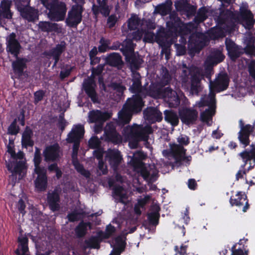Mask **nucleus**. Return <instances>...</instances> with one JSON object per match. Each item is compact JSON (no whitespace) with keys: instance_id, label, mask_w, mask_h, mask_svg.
<instances>
[{"instance_id":"obj_1","label":"nucleus","mask_w":255,"mask_h":255,"mask_svg":"<svg viewBox=\"0 0 255 255\" xmlns=\"http://www.w3.org/2000/svg\"><path fill=\"white\" fill-rule=\"evenodd\" d=\"M224 57L220 50H213L205 62V71L204 72L197 67L188 68L185 64H183L180 73V79L182 85L185 87H188L189 76H190L191 92L192 94H198L200 89V81L205 76L210 80V89L218 92L226 90L228 87L229 82V78L226 73H219L214 81L211 80L213 66L223 61Z\"/></svg>"},{"instance_id":"obj_2","label":"nucleus","mask_w":255,"mask_h":255,"mask_svg":"<svg viewBox=\"0 0 255 255\" xmlns=\"http://www.w3.org/2000/svg\"><path fill=\"white\" fill-rule=\"evenodd\" d=\"M219 11V15L217 17L218 27L211 32L214 38L225 36L226 33H230L234 29L237 23H241L246 29H250L255 22L254 14L249 9L247 2L241 4L239 12L223 8H220Z\"/></svg>"},{"instance_id":"obj_3","label":"nucleus","mask_w":255,"mask_h":255,"mask_svg":"<svg viewBox=\"0 0 255 255\" xmlns=\"http://www.w3.org/2000/svg\"><path fill=\"white\" fill-rule=\"evenodd\" d=\"M7 152L10 156L8 161L5 160L6 167L11 173L9 177V182L14 185L16 182L21 179L25 174L24 154L20 151L16 154L10 146H7Z\"/></svg>"},{"instance_id":"obj_4","label":"nucleus","mask_w":255,"mask_h":255,"mask_svg":"<svg viewBox=\"0 0 255 255\" xmlns=\"http://www.w3.org/2000/svg\"><path fill=\"white\" fill-rule=\"evenodd\" d=\"M150 131L151 129L148 126L133 124L132 126L125 127L122 133L125 138L129 141L130 148H136L139 141H144L145 146L149 148V145L147 140Z\"/></svg>"},{"instance_id":"obj_5","label":"nucleus","mask_w":255,"mask_h":255,"mask_svg":"<svg viewBox=\"0 0 255 255\" xmlns=\"http://www.w3.org/2000/svg\"><path fill=\"white\" fill-rule=\"evenodd\" d=\"M84 133V128L82 125H78L75 126L72 128L71 131L68 134L66 140L68 142L74 143L72 154V161L74 166L78 172L80 173L85 177L88 178L90 177V172L85 170L77 160L79 141L80 139L83 137Z\"/></svg>"},{"instance_id":"obj_6","label":"nucleus","mask_w":255,"mask_h":255,"mask_svg":"<svg viewBox=\"0 0 255 255\" xmlns=\"http://www.w3.org/2000/svg\"><path fill=\"white\" fill-rule=\"evenodd\" d=\"M143 106L141 98L138 95H133L127 100L122 110L119 112L117 124L122 126L129 123L132 114L140 112Z\"/></svg>"},{"instance_id":"obj_7","label":"nucleus","mask_w":255,"mask_h":255,"mask_svg":"<svg viewBox=\"0 0 255 255\" xmlns=\"http://www.w3.org/2000/svg\"><path fill=\"white\" fill-rule=\"evenodd\" d=\"M215 91L210 89L208 95L202 97L200 101L197 104L199 107L208 106L209 108L205 111L201 112L200 116V120L205 123L208 126L212 124V117L215 114Z\"/></svg>"},{"instance_id":"obj_8","label":"nucleus","mask_w":255,"mask_h":255,"mask_svg":"<svg viewBox=\"0 0 255 255\" xmlns=\"http://www.w3.org/2000/svg\"><path fill=\"white\" fill-rule=\"evenodd\" d=\"M58 0H41L43 5L49 9L48 17L52 20H63L65 16L67 8L65 3L57 2Z\"/></svg>"},{"instance_id":"obj_9","label":"nucleus","mask_w":255,"mask_h":255,"mask_svg":"<svg viewBox=\"0 0 255 255\" xmlns=\"http://www.w3.org/2000/svg\"><path fill=\"white\" fill-rule=\"evenodd\" d=\"M149 95L155 98L162 97L164 101L167 102L169 107H176L179 105V99L177 96L175 91L172 90L170 88L167 87L161 91L160 89L150 87L149 91Z\"/></svg>"},{"instance_id":"obj_10","label":"nucleus","mask_w":255,"mask_h":255,"mask_svg":"<svg viewBox=\"0 0 255 255\" xmlns=\"http://www.w3.org/2000/svg\"><path fill=\"white\" fill-rule=\"evenodd\" d=\"M177 141L179 144H173L171 146V150L177 160L183 161L185 159L186 151L183 146L189 143L190 138L186 135L181 134L177 138Z\"/></svg>"},{"instance_id":"obj_11","label":"nucleus","mask_w":255,"mask_h":255,"mask_svg":"<svg viewBox=\"0 0 255 255\" xmlns=\"http://www.w3.org/2000/svg\"><path fill=\"white\" fill-rule=\"evenodd\" d=\"M139 167L136 169L139 172L144 180L149 182L155 181L157 178L158 171L154 164L142 166L141 163L137 164Z\"/></svg>"},{"instance_id":"obj_12","label":"nucleus","mask_w":255,"mask_h":255,"mask_svg":"<svg viewBox=\"0 0 255 255\" xmlns=\"http://www.w3.org/2000/svg\"><path fill=\"white\" fill-rule=\"evenodd\" d=\"M83 7L73 6L68 12V17L66 20L67 24L70 27H76L82 20Z\"/></svg>"},{"instance_id":"obj_13","label":"nucleus","mask_w":255,"mask_h":255,"mask_svg":"<svg viewBox=\"0 0 255 255\" xmlns=\"http://www.w3.org/2000/svg\"><path fill=\"white\" fill-rule=\"evenodd\" d=\"M102 139L116 143L121 141V136L117 132L114 123L111 122L107 124L104 128V134Z\"/></svg>"},{"instance_id":"obj_14","label":"nucleus","mask_w":255,"mask_h":255,"mask_svg":"<svg viewBox=\"0 0 255 255\" xmlns=\"http://www.w3.org/2000/svg\"><path fill=\"white\" fill-rule=\"evenodd\" d=\"M241 130L239 132L238 138L240 141L246 147L250 143L249 135L251 133H255V128L250 125L244 126L242 120L239 121Z\"/></svg>"},{"instance_id":"obj_15","label":"nucleus","mask_w":255,"mask_h":255,"mask_svg":"<svg viewBox=\"0 0 255 255\" xmlns=\"http://www.w3.org/2000/svg\"><path fill=\"white\" fill-rule=\"evenodd\" d=\"M181 121L186 125L193 124L198 118V112L193 109L185 108L179 111Z\"/></svg>"},{"instance_id":"obj_16","label":"nucleus","mask_w":255,"mask_h":255,"mask_svg":"<svg viewBox=\"0 0 255 255\" xmlns=\"http://www.w3.org/2000/svg\"><path fill=\"white\" fill-rule=\"evenodd\" d=\"M35 172L37 177L35 181V188L38 191H44L47 187L46 171L43 167L35 168Z\"/></svg>"},{"instance_id":"obj_17","label":"nucleus","mask_w":255,"mask_h":255,"mask_svg":"<svg viewBox=\"0 0 255 255\" xmlns=\"http://www.w3.org/2000/svg\"><path fill=\"white\" fill-rule=\"evenodd\" d=\"M60 147L58 144L55 143L46 147L43 151V155L46 161H54L58 159L60 156Z\"/></svg>"},{"instance_id":"obj_18","label":"nucleus","mask_w":255,"mask_h":255,"mask_svg":"<svg viewBox=\"0 0 255 255\" xmlns=\"http://www.w3.org/2000/svg\"><path fill=\"white\" fill-rule=\"evenodd\" d=\"M19 9H17L20 14V15L25 19L29 22H33L38 19V11L35 8L27 6L20 7L19 6Z\"/></svg>"},{"instance_id":"obj_19","label":"nucleus","mask_w":255,"mask_h":255,"mask_svg":"<svg viewBox=\"0 0 255 255\" xmlns=\"http://www.w3.org/2000/svg\"><path fill=\"white\" fill-rule=\"evenodd\" d=\"M111 117L108 112H102L99 110H93L88 114L89 121L90 123H104Z\"/></svg>"},{"instance_id":"obj_20","label":"nucleus","mask_w":255,"mask_h":255,"mask_svg":"<svg viewBox=\"0 0 255 255\" xmlns=\"http://www.w3.org/2000/svg\"><path fill=\"white\" fill-rule=\"evenodd\" d=\"M7 50L15 57H17L20 49V45L16 39V35L14 33L10 34L7 38Z\"/></svg>"},{"instance_id":"obj_21","label":"nucleus","mask_w":255,"mask_h":255,"mask_svg":"<svg viewBox=\"0 0 255 255\" xmlns=\"http://www.w3.org/2000/svg\"><path fill=\"white\" fill-rule=\"evenodd\" d=\"M143 26L144 41L148 42H152L155 36L154 34L150 30L155 28V24L151 20L148 19L147 21L142 22Z\"/></svg>"},{"instance_id":"obj_22","label":"nucleus","mask_w":255,"mask_h":255,"mask_svg":"<svg viewBox=\"0 0 255 255\" xmlns=\"http://www.w3.org/2000/svg\"><path fill=\"white\" fill-rule=\"evenodd\" d=\"M106 158L111 167L116 171L122 160V157L120 152L118 150L115 149L109 150L107 152Z\"/></svg>"},{"instance_id":"obj_23","label":"nucleus","mask_w":255,"mask_h":255,"mask_svg":"<svg viewBox=\"0 0 255 255\" xmlns=\"http://www.w3.org/2000/svg\"><path fill=\"white\" fill-rule=\"evenodd\" d=\"M97 4L94 3L93 5L92 10L94 13L97 15L101 13L105 16L109 15L111 8L107 3V0H95Z\"/></svg>"},{"instance_id":"obj_24","label":"nucleus","mask_w":255,"mask_h":255,"mask_svg":"<svg viewBox=\"0 0 255 255\" xmlns=\"http://www.w3.org/2000/svg\"><path fill=\"white\" fill-rule=\"evenodd\" d=\"M144 118L149 122H160L162 119V113L157 109L149 108L143 112Z\"/></svg>"},{"instance_id":"obj_25","label":"nucleus","mask_w":255,"mask_h":255,"mask_svg":"<svg viewBox=\"0 0 255 255\" xmlns=\"http://www.w3.org/2000/svg\"><path fill=\"white\" fill-rule=\"evenodd\" d=\"M230 203L232 206H236L240 207L243 206L244 204L245 205L244 206L243 211L245 212L249 208V205L247 201V197L244 194L241 192L238 193L235 196H233L230 199Z\"/></svg>"},{"instance_id":"obj_26","label":"nucleus","mask_w":255,"mask_h":255,"mask_svg":"<svg viewBox=\"0 0 255 255\" xmlns=\"http://www.w3.org/2000/svg\"><path fill=\"white\" fill-rule=\"evenodd\" d=\"M47 201L50 208L53 211H57L60 208V198L58 190L55 189L51 193H48Z\"/></svg>"},{"instance_id":"obj_27","label":"nucleus","mask_w":255,"mask_h":255,"mask_svg":"<svg viewBox=\"0 0 255 255\" xmlns=\"http://www.w3.org/2000/svg\"><path fill=\"white\" fill-rule=\"evenodd\" d=\"M38 28L43 32H60L61 31V28L58 24L49 21H40L38 24Z\"/></svg>"},{"instance_id":"obj_28","label":"nucleus","mask_w":255,"mask_h":255,"mask_svg":"<svg viewBox=\"0 0 255 255\" xmlns=\"http://www.w3.org/2000/svg\"><path fill=\"white\" fill-rule=\"evenodd\" d=\"M65 43L64 42H61L49 51L48 55L52 57L55 60L53 66L56 65L59 60V57L62 53L65 50Z\"/></svg>"},{"instance_id":"obj_29","label":"nucleus","mask_w":255,"mask_h":255,"mask_svg":"<svg viewBox=\"0 0 255 255\" xmlns=\"http://www.w3.org/2000/svg\"><path fill=\"white\" fill-rule=\"evenodd\" d=\"M246 46L245 52L247 54L255 56V37L252 34H249L244 41Z\"/></svg>"},{"instance_id":"obj_30","label":"nucleus","mask_w":255,"mask_h":255,"mask_svg":"<svg viewBox=\"0 0 255 255\" xmlns=\"http://www.w3.org/2000/svg\"><path fill=\"white\" fill-rule=\"evenodd\" d=\"M16 58V60L12 63V67L15 73L21 75L24 69L26 68L27 60L25 58H19L18 56Z\"/></svg>"},{"instance_id":"obj_31","label":"nucleus","mask_w":255,"mask_h":255,"mask_svg":"<svg viewBox=\"0 0 255 255\" xmlns=\"http://www.w3.org/2000/svg\"><path fill=\"white\" fill-rule=\"evenodd\" d=\"M252 149L250 150H245L241 152L239 155L243 160L244 164L242 166L243 168L245 167L248 161H251L252 159L255 162V143L251 145Z\"/></svg>"},{"instance_id":"obj_32","label":"nucleus","mask_w":255,"mask_h":255,"mask_svg":"<svg viewBox=\"0 0 255 255\" xmlns=\"http://www.w3.org/2000/svg\"><path fill=\"white\" fill-rule=\"evenodd\" d=\"M102 59L106 64L111 66H117L121 64L122 58L119 54L113 53L108 56H103Z\"/></svg>"},{"instance_id":"obj_33","label":"nucleus","mask_w":255,"mask_h":255,"mask_svg":"<svg viewBox=\"0 0 255 255\" xmlns=\"http://www.w3.org/2000/svg\"><path fill=\"white\" fill-rule=\"evenodd\" d=\"M172 2L171 0H167L165 2L156 6L155 11L162 16L169 13L171 10Z\"/></svg>"},{"instance_id":"obj_34","label":"nucleus","mask_w":255,"mask_h":255,"mask_svg":"<svg viewBox=\"0 0 255 255\" xmlns=\"http://www.w3.org/2000/svg\"><path fill=\"white\" fill-rule=\"evenodd\" d=\"M19 245L16 251L17 255H29L28 254V249L27 246L28 239L25 237L18 238Z\"/></svg>"},{"instance_id":"obj_35","label":"nucleus","mask_w":255,"mask_h":255,"mask_svg":"<svg viewBox=\"0 0 255 255\" xmlns=\"http://www.w3.org/2000/svg\"><path fill=\"white\" fill-rule=\"evenodd\" d=\"M92 80H91V81L85 83L84 87L86 93L91 99L92 101L95 103L97 101L98 98L95 90V84L93 83Z\"/></svg>"},{"instance_id":"obj_36","label":"nucleus","mask_w":255,"mask_h":255,"mask_svg":"<svg viewBox=\"0 0 255 255\" xmlns=\"http://www.w3.org/2000/svg\"><path fill=\"white\" fill-rule=\"evenodd\" d=\"M122 46V48H119L126 58H128V55L133 54L134 45L131 39H126L124 41ZM119 47H120V46H119Z\"/></svg>"},{"instance_id":"obj_37","label":"nucleus","mask_w":255,"mask_h":255,"mask_svg":"<svg viewBox=\"0 0 255 255\" xmlns=\"http://www.w3.org/2000/svg\"><path fill=\"white\" fill-rule=\"evenodd\" d=\"M147 157V155L141 151H137L132 154L131 157V161L132 165L135 169H137L139 167L137 164L141 163L142 166L144 164L142 161L145 159Z\"/></svg>"},{"instance_id":"obj_38","label":"nucleus","mask_w":255,"mask_h":255,"mask_svg":"<svg viewBox=\"0 0 255 255\" xmlns=\"http://www.w3.org/2000/svg\"><path fill=\"white\" fill-rule=\"evenodd\" d=\"M115 198L119 202L126 204L128 202V195L126 191L121 186H116L114 188Z\"/></svg>"},{"instance_id":"obj_39","label":"nucleus","mask_w":255,"mask_h":255,"mask_svg":"<svg viewBox=\"0 0 255 255\" xmlns=\"http://www.w3.org/2000/svg\"><path fill=\"white\" fill-rule=\"evenodd\" d=\"M165 120L172 126H176L178 124L179 118L177 114L171 110L164 111Z\"/></svg>"},{"instance_id":"obj_40","label":"nucleus","mask_w":255,"mask_h":255,"mask_svg":"<svg viewBox=\"0 0 255 255\" xmlns=\"http://www.w3.org/2000/svg\"><path fill=\"white\" fill-rule=\"evenodd\" d=\"M132 77L133 83L130 89H131L133 93H138L140 92L141 89V77L139 74L136 71L132 72Z\"/></svg>"},{"instance_id":"obj_41","label":"nucleus","mask_w":255,"mask_h":255,"mask_svg":"<svg viewBox=\"0 0 255 255\" xmlns=\"http://www.w3.org/2000/svg\"><path fill=\"white\" fill-rule=\"evenodd\" d=\"M159 210L158 206L153 205L152 207V211L148 214V219L150 223L153 225H157L158 224Z\"/></svg>"},{"instance_id":"obj_42","label":"nucleus","mask_w":255,"mask_h":255,"mask_svg":"<svg viewBox=\"0 0 255 255\" xmlns=\"http://www.w3.org/2000/svg\"><path fill=\"white\" fill-rule=\"evenodd\" d=\"M32 132L31 129L26 128L24 131L22 136V145L23 146L26 147L27 146H32L33 141L31 139Z\"/></svg>"},{"instance_id":"obj_43","label":"nucleus","mask_w":255,"mask_h":255,"mask_svg":"<svg viewBox=\"0 0 255 255\" xmlns=\"http://www.w3.org/2000/svg\"><path fill=\"white\" fill-rule=\"evenodd\" d=\"M88 228L89 229L91 228L90 223L81 222L75 229V234L77 237L78 238L84 237L87 233Z\"/></svg>"},{"instance_id":"obj_44","label":"nucleus","mask_w":255,"mask_h":255,"mask_svg":"<svg viewBox=\"0 0 255 255\" xmlns=\"http://www.w3.org/2000/svg\"><path fill=\"white\" fill-rule=\"evenodd\" d=\"M147 20H141L137 15L134 14H132L131 17L128 19V28L130 30L136 29L140 24L142 27V22Z\"/></svg>"},{"instance_id":"obj_45","label":"nucleus","mask_w":255,"mask_h":255,"mask_svg":"<svg viewBox=\"0 0 255 255\" xmlns=\"http://www.w3.org/2000/svg\"><path fill=\"white\" fill-rule=\"evenodd\" d=\"M226 48L229 54L232 58H236L239 56L237 52V46L235 43L231 39L227 38L226 40Z\"/></svg>"},{"instance_id":"obj_46","label":"nucleus","mask_w":255,"mask_h":255,"mask_svg":"<svg viewBox=\"0 0 255 255\" xmlns=\"http://www.w3.org/2000/svg\"><path fill=\"white\" fill-rule=\"evenodd\" d=\"M204 35L202 33H197L192 34L189 39L191 44H193L195 47L203 45V39Z\"/></svg>"},{"instance_id":"obj_47","label":"nucleus","mask_w":255,"mask_h":255,"mask_svg":"<svg viewBox=\"0 0 255 255\" xmlns=\"http://www.w3.org/2000/svg\"><path fill=\"white\" fill-rule=\"evenodd\" d=\"M149 196H146L138 200L137 203L134 206V212L137 215H140L141 213L140 209H143L144 206L149 201Z\"/></svg>"},{"instance_id":"obj_48","label":"nucleus","mask_w":255,"mask_h":255,"mask_svg":"<svg viewBox=\"0 0 255 255\" xmlns=\"http://www.w3.org/2000/svg\"><path fill=\"white\" fill-rule=\"evenodd\" d=\"M128 58V60L130 63L131 66L133 67L135 69L138 68L139 65L142 62V59L139 57H136L133 54L128 55V57L127 58V59Z\"/></svg>"},{"instance_id":"obj_49","label":"nucleus","mask_w":255,"mask_h":255,"mask_svg":"<svg viewBox=\"0 0 255 255\" xmlns=\"http://www.w3.org/2000/svg\"><path fill=\"white\" fill-rule=\"evenodd\" d=\"M85 243L87 248L94 249H99L100 248V242L97 237H92L89 239L85 240Z\"/></svg>"},{"instance_id":"obj_50","label":"nucleus","mask_w":255,"mask_h":255,"mask_svg":"<svg viewBox=\"0 0 255 255\" xmlns=\"http://www.w3.org/2000/svg\"><path fill=\"white\" fill-rule=\"evenodd\" d=\"M207 17V11L204 8L199 9L197 16L195 17V21L198 23L203 22Z\"/></svg>"},{"instance_id":"obj_51","label":"nucleus","mask_w":255,"mask_h":255,"mask_svg":"<svg viewBox=\"0 0 255 255\" xmlns=\"http://www.w3.org/2000/svg\"><path fill=\"white\" fill-rule=\"evenodd\" d=\"M119 18V16H117L116 14H111L107 19V24L109 28H112L115 26Z\"/></svg>"},{"instance_id":"obj_52","label":"nucleus","mask_w":255,"mask_h":255,"mask_svg":"<svg viewBox=\"0 0 255 255\" xmlns=\"http://www.w3.org/2000/svg\"><path fill=\"white\" fill-rule=\"evenodd\" d=\"M101 141L96 136L92 137L89 140V146L91 148H98L100 145Z\"/></svg>"},{"instance_id":"obj_53","label":"nucleus","mask_w":255,"mask_h":255,"mask_svg":"<svg viewBox=\"0 0 255 255\" xmlns=\"http://www.w3.org/2000/svg\"><path fill=\"white\" fill-rule=\"evenodd\" d=\"M100 43L101 45L98 47L99 50L101 52H104L107 50L109 45L110 44V41L109 40L102 38L100 39Z\"/></svg>"},{"instance_id":"obj_54","label":"nucleus","mask_w":255,"mask_h":255,"mask_svg":"<svg viewBox=\"0 0 255 255\" xmlns=\"http://www.w3.org/2000/svg\"><path fill=\"white\" fill-rule=\"evenodd\" d=\"M105 64L106 63H104L103 64H100L96 68H92L91 77H94L96 75H99L101 74L103 71Z\"/></svg>"},{"instance_id":"obj_55","label":"nucleus","mask_w":255,"mask_h":255,"mask_svg":"<svg viewBox=\"0 0 255 255\" xmlns=\"http://www.w3.org/2000/svg\"><path fill=\"white\" fill-rule=\"evenodd\" d=\"M68 220L70 222H74L80 219L81 215L77 212H72L67 216Z\"/></svg>"},{"instance_id":"obj_56","label":"nucleus","mask_w":255,"mask_h":255,"mask_svg":"<svg viewBox=\"0 0 255 255\" xmlns=\"http://www.w3.org/2000/svg\"><path fill=\"white\" fill-rule=\"evenodd\" d=\"M163 72H164V74L163 75L161 83L163 85H166L170 82L171 80V76L166 70H165V71L163 70Z\"/></svg>"},{"instance_id":"obj_57","label":"nucleus","mask_w":255,"mask_h":255,"mask_svg":"<svg viewBox=\"0 0 255 255\" xmlns=\"http://www.w3.org/2000/svg\"><path fill=\"white\" fill-rule=\"evenodd\" d=\"M34 162L35 164V168L37 167H40L39 166V164L41 161V156L40 152L36 150L34 153Z\"/></svg>"},{"instance_id":"obj_58","label":"nucleus","mask_w":255,"mask_h":255,"mask_svg":"<svg viewBox=\"0 0 255 255\" xmlns=\"http://www.w3.org/2000/svg\"><path fill=\"white\" fill-rule=\"evenodd\" d=\"M44 95V92L41 90L38 91L34 93V103H37L41 101Z\"/></svg>"},{"instance_id":"obj_59","label":"nucleus","mask_w":255,"mask_h":255,"mask_svg":"<svg viewBox=\"0 0 255 255\" xmlns=\"http://www.w3.org/2000/svg\"><path fill=\"white\" fill-rule=\"evenodd\" d=\"M14 1L17 9L19 8V6L20 7L27 6L29 3V0H14Z\"/></svg>"},{"instance_id":"obj_60","label":"nucleus","mask_w":255,"mask_h":255,"mask_svg":"<svg viewBox=\"0 0 255 255\" xmlns=\"http://www.w3.org/2000/svg\"><path fill=\"white\" fill-rule=\"evenodd\" d=\"M143 35V26L142 25L141 30H138L133 34V39L135 40H140Z\"/></svg>"},{"instance_id":"obj_61","label":"nucleus","mask_w":255,"mask_h":255,"mask_svg":"<svg viewBox=\"0 0 255 255\" xmlns=\"http://www.w3.org/2000/svg\"><path fill=\"white\" fill-rule=\"evenodd\" d=\"M249 70L251 76L255 79V60L252 61L249 64Z\"/></svg>"},{"instance_id":"obj_62","label":"nucleus","mask_w":255,"mask_h":255,"mask_svg":"<svg viewBox=\"0 0 255 255\" xmlns=\"http://www.w3.org/2000/svg\"><path fill=\"white\" fill-rule=\"evenodd\" d=\"M98 169L99 171H100V174H105L107 173V167L102 160L99 161Z\"/></svg>"},{"instance_id":"obj_63","label":"nucleus","mask_w":255,"mask_h":255,"mask_svg":"<svg viewBox=\"0 0 255 255\" xmlns=\"http://www.w3.org/2000/svg\"><path fill=\"white\" fill-rule=\"evenodd\" d=\"M8 132L11 134H15L18 132V128L14 122L12 123L9 127Z\"/></svg>"},{"instance_id":"obj_64","label":"nucleus","mask_w":255,"mask_h":255,"mask_svg":"<svg viewBox=\"0 0 255 255\" xmlns=\"http://www.w3.org/2000/svg\"><path fill=\"white\" fill-rule=\"evenodd\" d=\"M115 228L114 227L111 225H108L106 228L105 238H109L115 232Z\"/></svg>"}]
</instances>
